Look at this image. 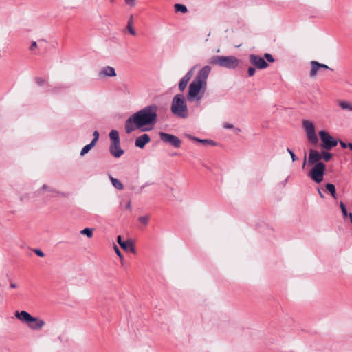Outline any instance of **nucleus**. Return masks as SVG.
Segmentation results:
<instances>
[{
    "label": "nucleus",
    "instance_id": "1",
    "mask_svg": "<svg viewBox=\"0 0 352 352\" xmlns=\"http://www.w3.org/2000/svg\"><path fill=\"white\" fill-rule=\"evenodd\" d=\"M158 107L148 105L131 115L125 122L124 128L129 134L136 129L146 131L152 129L157 122Z\"/></svg>",
    "mask_w": 352,
    "mask_h": 352
},
{
    "label": "nucleus",
    "instance_id": "2",
    "mask_svg": "<svg viewBox=\"0 0 352 352\" xmlns=\"http://www.w3.org/2000/svg\"><path fill=\"white\" fill-rule=\"evenodd\" d=\"M211 72V67L206 65L202 67L195 78L190 83L186 98L188 102H199L203 98L208 87V77Z\"/></svg>",
    "mask_w": 352,
    "mask_h": 352
},
{
    "label": "nucleus",
    "instance_id": "3",
    "mask_svg": "<svg viewBox=\"0 0 352 352\" xmlns=\"http://www.w3.org/2000/svg\"><path fill=\"white\" fill-rule=\"evenodd\" d=\"M171 111L178 117L182 118L188 117V111L184 95L177 94L173 97L171 104Z\"/></svg>",
    "mask_w": 352,
    "mask_h": 352
},
{
    "label": "nucleus",
    "instance_id": "4",
    "mask_svg": "<svg viewBox=\"0 0 352 352\" xmlns=\"http://www.w3.org/2000/svg\"><path fill=\"white\" fill-rule=\"evenodd\" d=\"M209 63L233 69L238 67L239 60L234 56H214L210 58Z\"/></svg>",
    "mask_w": 352,
    "mask_h": 352
},
{
    "label": "nucleus",
    "instance_id": "5",
    "mask_svg": "<svg viewBox=\"0 0 352 352\" xmlns=\"http://www.w3.org/2000/svg\"><path fill=\"white\" fill-rule=\"evenodd\" d=\"M308 173V176L316 184L321 183L324 179L325 173V164L324 163H317Z\"/></svg>",
    "mask_w": 352,
    "mask_h": 352
},
{
    "label": "nucleus",
    "instance_id": "6",
    "mask_svg": "<svg viewBox=\"0 0 352 352\" xmlns=\"http://www.w3.org/2000/svg\"><path fill=\"white\" fill-rule=\"evenodd\" d=\"M319 136L322 142V147L327 151L331 150L338 144V140L334 139L325 130L320 131Z\"/></svg>",
    "mask_w": 352,
    "mask_h": 352
},
{
    "label": "nucleus",
    "instance_id": "7",
    "mask_svg": "<svg viewBox=\"0 0 352 352\" xmlns=\"http://www.w3.org/2000/svg\"><path fill=\"white\" fill-rule=\"evenodd\" d=\"M302 127L306 133L309 141L314 144H317L318 139L316 133L314 123L308 120H304L302 121Z\"/></svg>",
    "mask_w": 352,
    "mask_h": 352
},
{
    "label": "nucleus",
    "instance_id": "8",
    "mask_svg": "<svg viewBox=\"0 0 352 352\" xmlns=\"http://www.w3.org/2000/svg\"><path fill=\"white\" fill-rule=\"evenodd\" d=\"M322 159L321 153H319L318 151L315 149H310L309 151V157L307 160V156L305 155L302 168H305V165L307 164L308 166H314L317 163H322L320 160Z\"/></svg>",
    "mask_w": 352,
    "mask_h": 352
},
{
    "label": "nucleus",
    "instance_id": "9",
    "mask_svg": "<svg viewBox=\"0 0 352 352\" xmlns=\"http://www.w3.org/2000/svg\"><path fill=\"white\" fill-rule=\"evenodd\" d=\"M159 136L162 142L169 144L175 148H179L181 146V140L174 135L160 132L159 133Z\"/></svg>",
    "mask_w": 352,
    "mask_h": 352
},
{
    "label": "nucleus",
    "instance_id": "10",
    "mask_svg": "<svg viewBox=\"0 0 352 352\" xmlns=\"http://www.w3.org/2000/svg\"><path fill=\"white\" fill-rule=\"evenodd\" d=\"M249 60L252 65L259 69H265L269 66L264 58L258 55L250 54L249 56Z\"/></svg>",
    "mask_w": 352,
    "mask_h": 352
},
{
    "label": "nucleus",
    "instance_id": "11",
    "mask_svg": "<svg viewBox=\"0 0 352 352\" xmlns=\"http://www.w3.org/2000/svg\"><path fill=\"white\" fill-rule=\"evenodd\" d=\"M116 75L115 69L111 66L103 67L98 74L100 78L115 77Z\"/></svg>",
    "mask_w": 352,
    "mask_h": 352
},
{
    "label": "nucleus",
    "instance_id": "12",
    "mask_svg": "<svg viewBox=\"0 0 352 352\" xmlns=\"http://www.w3.org/2000/svg\"><path fill=\"white\" fill-rule=\"evenodd\" d=\"M195 68V67L191 68L180 80L179 82V89L181 91H183L186 89L189 80L193 75Z\"/></svg>",
    "mask_w": 352,
    "mask_h": 352
},
{
    "label": "nucleus",
    "instance_id": "13",
    "mask_svg": "<svg viewBox=\"0 0 352 352\" xmlns=\"http://www.w3.org/2000/svg\"><path fill=\"white\" fill-rule=\"evenodd\" d=\"M45 324V322L43 320L32 316L30 322L28 323V327L32 330H39L42 329Z\"/></svg>",
    "mask_w": 352,
    "mask_h": 352
},
{
    "label": "nucleus",
    "instance_id": "14",
    "mask_svg": "<svg viewBox=\"0 0 352 352\" xmlns=\"http://www.w3.org/2000/svg\"><path fill=\"white\" fill-rule=\"evenodd\" d=\"M109 152L114 157H120L124 154V150L120 148V142L111 143Z\"/></svg>",
    "mask_w": 352,
    "mask_h": 352
},
{
    "label": "nucleus",
    "instance_id": "15",
    "mask_svg": "<svg viewBox=\"0 0 352 352\" xmlns=\"http://www.w3.org/2000/svg\"><path fill=\"white\" fill-rule=\"evenodd\" d=\"M14 316L19 320L28 324L30 322L32 316L26 311H15Z\"/></svg>",
    "mask_w": 352,
    "mask_h": 352
},
{
    "label": "nucleus",
    "instance_id": "16",
    "mask_svg": "<svg viewBox=\"0 0 352 352\" xmlns=\"http://www.w3.org/2000/svg\"><path fill=\"white\" fill-rule=\"evenodd\" d=\"M311 71H310V76L311 77L316 76L318 71L320 68L331 69L327 65L322 64V63H318V62H317L316 60H312L311 62Z\"/></svg>",
    "mask_w": 352,
    "mask_h": 352
},
{
    "label": "nucleus",
    "instance_id": "17",
    "mask_svg": "<svg viewBox=\"0 0 352 352\" xmlns=\"http://www.w3.org/2000/svg\"><path fill=\"white\" fill-rule=\"evenodd\" d=\"M151 141V138L148 134H143L138 137L135 141V145L136 147L143 148L145 145Z\"/></svg>",
    "mask_w": 352,
    "mask_h": 352
},
{
    "label": "nucleus",
    "instance_id": "18",
    "mask_svg": "<svg viewBox=\"0 0 352 352\" xmlns=\"http://www.w3.org/2000/svg\"><path fill=\"white\" fill-rule=\"evenodd\" d=\"M109 138L111 140V143L120 142L119 133L117 130L113 129L109 133Z\"/></svg>",
    "mask_w": 352,
    "mask_h": 352
},
{
    "label": "nucleus",
    "instance_id": "19",
    "mask_svg": "<svg viewBox=\"0 0 352 352\" xmlns=\"http://www.w3.org/2000/svg\"><path fill=\"white\" fill-rule=\"evenodd\" d=\"M338 105L343 110H347L349 111H352V104L346 100H340L338 101Z\"/></svg>",
    "mask_w": 352,
    "mask_h": 352
},
{
    "label": "nucleus",
    "instance_id": "20",
    "mask_svg": "<svg viewBox=\"0 0 352 352\" xmlns=\"http://www.w3.org/2000/svg\"><path fill=\"white\" fill-rule=\"evenodd\" d=\"M109 179L111 182V184L112 185L118 190H123L124 188V186L123 184L121 183V182L116 179V178H114L112 176H109Z\"/></svg>",
    "mask_w": 352,
    "mask_h": 352
},
{
    "label": "nucleus",
    "instance_id": "21",
    "mask_svg": "<svg viewBox=\"0 0 352 352\" xmlns=\"http://www.w3.org/2000/svg\"><path fill=\"white\" fill-rule=\"evenodd\" d=\"M126 28L131 35L135 36L136 34V32L133 28V19L132 15L130 16L128 20Z\"/></svg>",
    "mask_w": 352,
    "mask_h": 352
},
{
    "label": "nucleus",
    "instance_id": "22",
    "mask_svg": "<svg viewBox=\"0 0 352 352\" xmlns=\"http://www.w3.org/2000/svg\"><path fill=\"white\" fill-rule=\"evenodd\" d=\"M326 190L331 195V196L336 199H337L336 186L332 184H327L325 185Z\"/></svg>",
    "mask_w": 352,
    "mask_h": 352
},
{
    "label": "nucleus",
    "instance_id": "23",
    "mask_svg": "<svg viewBox=\"0 0 352 352\" xmlns=\"http://www.w3.org/2000/svg\"><path fill=\"white\" fill-rule=\"evenodd\" d=\"M125 245H126L125 248H122L125 251H130L133 254L135 253V248L132 241H126Z\"/></svg>",
    "mask_w": 352,
    "mask_h": 352
},
{
    "label": "nucleus",
    "instance_id": "24",
    "mask_svg": "<svg viewBox=\"0 0 352 352\" xmlns=\"http://www.w3.org/2000/svg\"><path fill=\"white\" fill-rule=\"evenodd\" d=\"M175 12H181L182 13H186L188 9L186 6L180 3H177L174 6Z\"/></svg>",
    "mask_w": 352,
    "mask_h": 352
},
{
    "label": "nucleus",
    "instance_id": "25",
    "mask_svg": "<svg viewBox=\"0 0 352 352\" xmlns=\"http://www.w3.org/2000/svg\"><path fill=\"white\" fill-rule=\"evenodd\" d=\"M95 146V144H94V142H91L90 144L85 146L81 151H80V155L81 156H84L85 154H87L94 146Z\"/></svg>",
    "mask_w": 352,
    "mask_h": 352
},
{
    "label": "nucleus",
    "instance_id": "26",
    "mask_svg": "<svg viewBox=\"0 0 352 352\" xmlns=\"http://www.w3.org/2000/svg\"><path fill=\"white\" fill-rule=\"evenodd\" d=\"M321 155H322V158L325 161V162H329L330 161L332 157H333V154L328 152L327 151H321Z\"/></svg>",
    "mask_w": 352,
    "mask_h": 352
},
{
    "label": "nucleus",
    "instance_id": "27",
    "mask_svg": "<svg viewBox=\"0 0 352 352\" xmlns=\"http://www.w3.org/2000/svg\"><path fill=\"white\" fill-rule=\"evenodd\" d=\"M80 234L86 235L88 238H91L93 236V229L86 228L80 231Z\"/></svg>",
    "mask_w": 352,
    "mask_h": 352
},
{
    "label": "nucleus",
    "instance_id": "28",
    "mask_svg": "<svg viewBox=\"0 0 352 352\" xmlns=\"http://www.w3.org/2000/svg\"><path fill=\"white\" fill-rule=\"evenodd\" d=\"M188 137L195 141H197V142H201V143H204V144H206V143H208V144H210L212 145H214V143L212 140H201V139H199V138H193V137H191L190 135H188Z\"/></svg>",
    "mask_w": 352,
    "mask_h": 352
},
{
    "label": "nucleus",
    "instance_id": "29",
    "mask_svg": "<svg viewBox=\"0 0 352 352\" xmlns=\"http://www.w3.org/2000/svg\"><path fill=\"white\" fill-rule=\"evenodd\" d=\"M340 208H341V210H342V214H343V217L345 218L346 217L349 216V214L347 212V210H346V208L345 206V205L344 204L343 202H340Z\"/></svg>",
    "mask_w": 352,
    "mask_h": 352
},
{
    "label": "nucleus",
    "instance_id": "30",
    "mask_svg": "<svg viewBox=\"0 0 352 352\" xmlns=\"http://www.w3.org/2000/svg\"><path fill=\"white\" fill-rule=\"evenodd\" d=\"M138 220L144 225H147L149 221V216H142L138 218Z\"/></svg>",
    "mask_w": 352,
    "mask_h": 352
},
{
    "label": "nucleus",
    "instance_id": "31",
    "mask_svg": "<svg viewBox=\"0 0 352 352\" xmlns=\"http://www.w3.org/2000/svg\"><path fill=\"white\" fill-rule=\"evenodd\" d=\"M264 58L266 59L267 61H268L270 63L274 62V59L273 56H272V54H270L265 53L264 54Z\"/></svg>",
    "mask_w": 352,
    "mask_h": 352
},
{
    "label": "nucleus",
    "instance_id": "32",
    "mask_svg": "<svg viewBox=\"0 0 352 352\" xmlns=\"http://www.w3.org/2000/svg\"><path fill=\"white\" fill-rule=\"evenodd\" d=\"M94 139L92 140V141L91 142H94V144H96V143L97 142V141L98 140V138H99V133L97 131H95L94 132Z\"/></svg>",
    "mask_w": 352,
    "mask_h": 352
},
{
    "label": "nucleus",
    "instance_id": "33",
    "mask_svg": "<svg viewBox=\"0 0 352 352\" xmlns=\"http://www.w3.org/2000/svg\"><path fill=\"white\" fill-rule=\"evenodd\" d=\"M114 251L116 253L117 256L121 259V260H123V256L120 252V250H119V248L115 245L114 246Z\"/></svg>",
    "mask_w": 352,
    "mask_h": 352
},
{
    "label": "nucleus",
    "instance_id": "34",
    "mask_svg": "<svg viewBox=\"0 0 352 352\" xmlns=\"http://www.w3.org/2000/svg\"><path fill=\"white\" fill-rule=\"evenodd\" d=\"M117 242L120 245L121 248H125L126 247V245H125V242L126 241H122V238H121L120 236H118V237H117Z\"/></svg>",
    "mask_w": 352,
    "mask_h": 352
},
{
    "label": "nucleus",
    "instance_id": "35",
    "mask_svg": "<svg viewBox=\"0 0 352 352\" xmlns=\"http://www.w3.org/2000/svg\"><path fill=\"white\" fill-rule=\"evenodd\" d=\"M124 2L130 7H134L135 6V0H124Z\"/></svg>",
    "mask_w": 352,
    "mask_h": 352
},
{
    "label": "nucleus",
    "instance_id": "36",
    "mask_svg": "<svg viewBox=\"0 0 352 352\" xmlns=\"http://www.w3.org/2000/svg\"><path fill=\"white\" fill-rule=\"evenodd\" d=\"M287 151L289 153V155H290L293 162H295V161H296L298 160V158L296 156V155L289 148H287Z\"/></svg>",
    "mask_w": 352,
    "mask_h": 352
},
{
    "label": "nucleus",
    "instance_id": "37",
    "mask_svg": "<svg viewBox=\"0 0 352 352\" xmlns=\"http://www.w3.org/2000/svg\"><path fill=\"white\" fill-rule=\"evenodd\" d=\"M248 75H249L250 76H254V75L255 72H256V69H255V68H254V67H249V69H248Z\"/></svg>",
    "mask_w": 352,
    "mask_h": 352
},
{
    "label": "nucleus",
    "instance_id": "38",
    "mask_svg": "<svg viewBox=\"0 0 352 352\" xmlns=\"http://www.w3.org/2000/svg\"><path fill=\"white\" fill-rule=\"evenodd\" d=\"M38 45L36 41H32L31 45L30 46V50L33 51L36 48H37Z\"/></svg>",
    "mask_w": 352,
    "mask_h": 352
},
{
    "label": "nucleus",
    "instance_id": "39",
    "mask_svg": "<svg viewBox=\"0 0 352 352\" xmlns=\"http://www.w3.org/2000/svg\"><path fill=\"white\" fill-rule=\"evenodd\" d=\"M34 252L36 255H38L40 257L44 256V253L39 249H35Z\"/></svg>",
    "mask_w": 352,
    "mask_h": 352
},
{
    "label": "nucleus",
    "instance_id": "40",
    "mask_svg": "<svg viewBox=\"0 0 352 352\" xmlns=\"http://www.w3.org/2000/svg\"><path fill=\"white\" fill-rule=\"evenodd\" d=\"M36 82L38 85H43L45 82V80L41 78H36Z\"/></svg>",
    "mask_w": 352,
    "mask_h": 352
},
{
    "label": "nucleus",
    "instance_id": "41",
    "mask_svg": "<svg viewBox=\"0 0 352 352\" xmlns=\"http://www.w3.org/2000/svg\"><path fill=\"white\" fill-rule=\"evenodd\" d=\"M234 126L232 124L230 123H224L223 124V128L227 129H233Z\"/></svg>",
    "mask_w": 352,
    "mask_h": 352
},
{
    "label": "nucleus",
    "instance_id": "42",
    "mask_svg": "<svg viewBox=\"0 0 352 352\" xmlns=\"http://www.w3.org/2000/svg\"><path fill=\"white\" fill-rule=\"evenodd\" d=\"M42 189L44 190H49L50 192H56L54 190L49 189L48 186L47 185H45V184L43 185Z\"/></svg>",
    "mask_w": 352,
    "mask_h": 352
},
{
    "label": "nucleus",
    "instance_id": "43",
    "mask_svg": "<svg viewBox=\"0 0 352 352\" xmlns=\"http://www.w3.org/2000/svg\"><path fill=\"white\" fill-rule=\"evenodd\" d=\"M126 209H129V210H131V201H128L126 204Z\"/></svg>",
    "mask_w": 352,
    "mask_h": 352
},
{
    "label": "nucleus",
    "instance_id": "44",
    "mask_svg": "<svg viewBox=\"0 0 352 352\" xmlns=\"http://www.w3.org/2000/svg\"><path fill=\"white\" fill-rule=\"evenodd\" d=\"M340 144L343 148H347V144L342 141H340Z\"/></svg>",
    "mask_w": 352,
    "mask_h": 352
},
{
    "label": "nucleus",
    "instance_id": "45",
    "mask_svg": "<svg viewBox=\"0 0 352 352\" xmlns=\"http://www.w3.org/2000/svg\"><path fill=\"white\" fill-rule=\"evenodd\" d=\"M17 285L16 283H12L10 284V287L12 288V289H14V288H16Z\"/></svg>",
    "mask_w": 352,
    "mask_h": 352
},
{
    "label": "nucleus",
    "instance_id": "46",
    "mask_svg": "<svg viewBox=\"0 0 352 352\" xmlns=\"http://www.w3.org/2000/svg\"><path fill=\"white\" fill-rule=\"evenodd\" d=\"M318 194L320 195V197L324 198V195L321 192L320 188L318 189Z\"/></svg>",
    "mask_w": 352,
    "mask_h": 352
},
{
    "label": "nucleus",
    "instance_id": "47",
    "mask_svg": "<svg viewBox=\"0 0 352 352\" xmlns=\"http://www.w3.org/2000/svg\"><path fill=\"white\" fill-rule=\"evenodd\" d=\"M347 147H349V148L352 151V144H351V143H349V144L347 145Z\"/></svg>",
    "mask_w": 352,
    "mask_h": 352
},
{
    "label": "nucleus",
    "instance_id": "48",
    "mask_svg": "<svg viewBox=\"0 0 352 352\" xmlns=\"http://www.w3.org/2000/svg\"><path fill=\"white\" fill-rule=\"evenodd\" d=\"M349 217H350V219H351V223H352V213H349Z\"/></svg>",
    "mask_w": 352,
    "mask_h": 352
},
{
    "label": "nucleus",
    "instance_id": "49",
    "mask_svg": "<svg viewBox=\"0 0 352 352\" xmlns=\"http://www.w3.org/2000/svg\"><path fill=\"white\" fill-rule=\"evenodd\" d=\"M145 185L141 186V189H143L144 188Z\"/></svg>",
    "mask_w": 352,
    "mask_h": 352
}]
</instances>
